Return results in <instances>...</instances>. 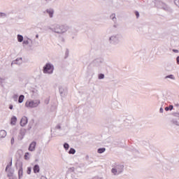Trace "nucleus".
I'll return each instance as SVG.
<instances>
[{"mask_svg":"<svg viewBox=\"0 0 179 179\" xmlns=\"http://www.w3.org/2000/svg\"><path fill=\"white\" fill-rule=\"evenodd\" d=\"M85 159H86V160H88V159H89V155H87V156L85 157Z\"/></svg>","mask_w":179,"mask_h":179,"instance_id":"603ef678","label":"nucleus"},{"mask_svg":"<svg viewBox=\"0 0 179 179\" xmlns=\"http://www.w3.org/2000/svg\"><path fill=\"white\" fill-rule=\"evenodd\" d=\"M110 18L111 19V20H113L114 22V23L117 22V17H115V13L112 14L110 16Z\"/></svg>","mask_w":179,"mask_h":179,"instance_id":"4be33fe9","label":"nucleus"},{"mask_svg":"<svg viewBox=\"0 0 179 179\" xmlns=\"http://www.w3.org/2000/svg\"><path fill=\"white\" fill-rule=\"evenodd\" d=\"M165 79H172V80H176V77H174V75L171 74L165 76Z\"/></svg>","mask_w":179,"mask_h":179,"instance_id":"412c9836","label":"nucleus"},{"mask_svg":"<svg viewBox=\"0 0 179 179\" xmlns=\"http://www.w3.org/2000/svg\"><path fill=\"white\" fill-rule=\"evenodd\" d=\"M59 92L61 97H65V96L68 94V90L66 88H64L63 87H59Z\"/></svg>","mask_w":179,"mask_h":179,"instance_id":"6e6552de","label":"nucleus"},{"mask_svg":"<svg viewBox=\"0 0 179 179\" xmlns=\"http://www.w3.org/2000/svg\"><path fill=\"white\" fill-rule=\"evenodd\" d=\"M122 40V34H115L112 35L109 38V43L110 44H113L114 45H117V44H120Z\"/></svg>","mask_w":179,"mask_h":179,"instance_id":"f03ea898","label":"nucleus"},{"mask_svg":"<svg viewBox=\"0 0 179 179\" xmlns=\"http://www.w3.org/2000/svg\"><path fill=\"white\" fill-rule=\"evenodd\" d=\"M68 57H69V50L66 49L65 52V58H68Z\"/></svg>","mask_w":179,"mask_h":179,"instance_id":"473e14b6","label":"nucleus"},{"mask_svg":"<svg viewBox=\"0 0 179 179\" xmlns=\"http://www.w3.org/2000/svg\"><path fill=\"white\" fill-rule=\"evenodd\" d=\"M71 27L68 26L66 24H55L52 25V27H49V30L53 31L54 33H57V34H64V33H66L69 30H70Z\"/></svg>","mask_w":179,"mask_h":179,"instance_id":"f257e3e1","label":"nucleus"},{"mask_svg":"<svg viewBox=\"0 0 179 179\" xmlns=\"http://www.w3.org/2000/svg\"><path fill=\"white\" fill-rule=\"evenodd\" d=\"M9 108H10V110H13V105L10 104L9 106Z\"/></svg>","mask_w":179,"mask_h":179,"instance_id":"49530a36","label":"nucleus"},{"mask_svg":"<svg viewBox=\"0 0 179 179\" xmlns=\"http://www.w3.org/2000/svg\"><path fill=\"white\" fill-rule=\"evenodd\" d=\"M7 166H8V167L12 166V158L10 159V162H9L8 164H7Z\"/></svg>","mask_w":179,"mask_h":179,"instance_id":"79ce46f5","label":"nucleus"},{"mask_svg":"<svg viewBox=\"0 0 179 179\" xmlns=\"http://www.w3.org/2000/svg\"><path fill=\"white\" fill-rule=\"evenodd\" d=\"M102 64H103L102 59H96L93 60V62H92V66H96V68H100Z\"/></svg>","mask_w":179,"mask_h":179,"instance_id":"423d86ee","label":"nucleus"},{"mask_svg":"<svg viewBox=\"0 0 179 179\" xmlns=\"http://www.w3.org/2000/svg\"><path fill=\"white\" fill-rule=\"evenodd\" d=\"M33 171L35 174L40 173V166L38 164H35L33 167Z\"/></svg>","mask_w":179,"mask_h":179,"instance_id":"2eb2a0df","label":"nucleus"},{"mask_svg":"<svg viewBox=\"0 0 179 179\" xmlns=\"http://www.w3.org/2000/svg\"><path fill=\"white\" fill-rule=\"evenodd\" d=\"M175 106H176V107H179L178 103H175Z\"/></svg>","mask_w":179,"mask_h":179,"instance_id":"3c124183","label":"nucleus"},{"mask_svg":"<svg viewBox=\"0 0 179 179\" xmlns=\"http://www.w3.org/2000/svg\"><path fill=\"white\" fill-rule=\"evenodd\" d=\"M11 179H16V178H12Z\"/></svg>","mask_w":179,"mask_h":179,"instance_id":"5fc2aeb1","label":"nucleus"},{"mask_svg":"<svg viewBox=\"0 0 179 179\" xmlns=\"http://www.w3.org/2000/svg\"><path fill=\"white\" fill-rule=\"evenodd\" d=\"M24 135H26V129L22 128L20 130V135L18 136V139L22 141L23 138H24Z\"/></svg>","mask_w":179,"mask_h":179,"instance_id":"f8f14e48","label":"nucleus"},{"mask_svg":"<svg viewBox=\"0 0 179 179\" xmlns=\"http://www.w3.org/2000/svg\"><path fill=\"white\" fill-rule=\"evenodd\" d=\"M113 27H114L115 29H117V27H118V25H117V24H114V25H113Z\"/></svg>","mask_w":179,"mask_h":179,"instance_id":"8fccbe9b","label":"nucleus"},{"mask_svg":"<svg viewBox=\"0 0 179 179\" xmlns=\"http://www.w3.org/2000/svg\"><path fill=\"white\" fill-rule=\"evenodd\" d=\"M17 121V117H16V116H13L10 120L11 125H16Z\"/></svg>","mask_w":179,"mask_h":179,"instance_id":"a211bd4d","label":"nucleus"},{"mask_svg":"<svg viewBox=\"0 0 179 179\" xmlns=\"http://www.w3.org/2000/svg\"><path fill=\"white\" fill-rule=\"evenodd\" d=\"M23 42H22V44H25V45H28V44H29V41H22Z\"/></svg>","mask_w":179,"mask_h":179,"instance_id":"4c0bfd02","label":"nucleus"},{"mask_svg":"<svg viewBox=\"0 0 179 179\" xmlns=\"http://www.w3.org/2000/svg\"><path fill=\"white\" fill-rule=\"evenodd\" d=\"M45 103H46V104H50V99H46L45 100Z\"/></svg>","mask_w":179,"mask_h":179,"instance_id":"ea45409f","label":"nucleus"},{"mask_svg":"<svg viewBox=\"0 0 179 179\" xmlns=\"http://www.w3.org/2000/svg\"><path fill=\"white\" fill-rule=\"evenodd\" d=\"M6 131L5 130H1L0 131V139H3V138H6Z\"/></svg>","mask_w":179,"mask_h":179,"instance_id":"dca6fc26","label":"nucleus"},{"mask_svg":"<svg viewBox=\"0 0 179 179\" xmlns=\"http://www.w3.org/2000/svg\"><path fill=\"white\" fill-rule=\"evenodd\" d=\"M24 101V95L21 94L18 98V103H22Z\"/></svg>","mask_w":179,"mask_h":179,"instance_id":"6ab92c4d","label":"nucleus"},{"mask_svg":"<svg viewBox=\"0 0 179 179\" xmlns=\"http://www.w3.org/2000/svg\"><path fill=\"white\" fill-rule=\"evenodd\" d=\"M173 108H174V106H173V105H170L169 106L165 107L164 110L165 111H171Z\"/></svg>","mask_w":179,"mask_h":179,"instance_id":"5701e85b","label":"nucleus"},{"mask_svg":"<svg viewBox=\"0 0 179 179\" xmlns=\"http://www.w3.org/2000/svg\"><path fill=\"white\" fill-rule=\"evenodd\" d=\"M106 152V148H101L97 150V152L99 154L104 153Z\"/></svg>","mask_w":179,"mask_h":179,"instance_id":"b1692460","label":"nucleus"},{"mask_svg":"<svg viewBox=\"0 0 179 179\" xmlns=\"http://www.w3.org/2000/svg\"><path fill=\"white\" fill-rule=\"evenodd\" d=\"M104 78H105V76L103 73H99L98 75V79H99V80L104 79Z\"/></svg>","mask_w":179,"mask_h":179,"instance_id":"c85d7f7f","label":"nucleus"},{"mask_svg":"<svg viewBox=\"0 0 179 179\" xmlns=\"http://www.w3.org/2000/svg\"><path fill=\"white\" fill-rule=\"evenodd\" d=\"M17 38L18 43H22V42H23V39H24L23 36H22V35H20V34H18V35L17 36Z\"/></svg>","mask_w":179,"mask_h":179,"instance_id":"aec40b11","label":"nucleus"},{"mask_svg":"<svg viewBox=\"0 0 179 179\" xmlns=\"http://www.w3.org/2000/svg\"><path fill=\"white\" fill-rule=\"evenodd\" d=\"M52 0H41V3H43V5H47V3H49Z\"/></svg>","mask_w":179,"mask_h":179,"instance_id":"a878e982","label":"nucleus"},{"mask_svg":"<svg viewBox=\"0 0 179 179\" xmlns=\"http://www.w3.org/2000/svg\"><path fill=\"white\" fill-rule=\"evenodd\" d=\"M3 82H5V78H2L0 77V85L2 86V83H3Z\"/></svg>","mask_w":179,"mask_h":179,"instance_id":"f704fd0d","label":"nucleus"},{"mask_svg":"<svg viewBox=\"0 0 179 179\" xmlns=\"http://www.w3.org/2000/svg\"><path fill=\"white\" fill-rule=\"evenodd\" d=\"M63 146L66 150H68V149H69V144L68 143H64Z\"/></svg>","mask_w":179,"mask_h":179,"instance_id":"cd10ccee","label":"nucleus"},{"mask_svg":"<svg viewBox=\"0 0 179 179\" xmlns=\"http://www.w3.org/2000/svg\"><path fill=\"white\" fill-rule=\"evenodd\" d=\"M11 145H13L15 143V138L13 137L10 141Z\"/></svg>","mask_w":179,"mask_h":179,"instance_id":"a19ab883","label":"nucleus"},{"mask_svg":"<svg viewBox=\"0 0 179 179\" xmlns=\"http://www.w3.org/2000/svg\"><path fill=\"white\" fill-rule=\"evenodd\" d=\"M176 62H177V64L179 65V56L176 57Z\"/></svg>","mask_w":179,"mask_h":179,"instance_id":"a18cd8bd","label":"nucleus"},{"mask_svg":"<svg viewBox=\"0 0 179 179\" xmlns=\"http://www.w3.org/2000/svg\"><path fill=\"white\" fill-rule=\"evenodd\" d=\"M111 171L114 176H117V174H121V173L124 171V165H116L115 168L111 169Z\"/></svg>","mask_w":179,"mask_h":179,"instance_id":"39448f33","label":"nucleus"},{"mask_svg":"<svg viewBox=\"0 0 179 179\" xmlns=\"http://www.w3.org/2000/svg\"><path fill=\"white\" fill-rule=\"evenodd\" d=\"M174 3L179 8V0H174Z\"/></svg>","mask_w":179,"mask_h":179,"instance_id":"72a5a7b5","label":"nucleus"},{"mask_svg":"<svg viewBox=\"0 0 179 179\" xmlns=\"http://www.w3.org/2000/svg\"><path fill=\"white\" fill-rule=\"evenodd\" d=\"M8 169H9V166L7 165L6 167L5 171H8Z\"/></svg>","mask_w":179,"mask_h":179,"instance_id":"09e8293b","label":"nucleus"},{"mask_svg":"<svg viewBox=\"0 0 179 179\" xmlns=\"http://www.w3.org/2000/svg\"><path fill=\"white\" fill-rule=\"evenodd\" d=\"M174 117H178L179 118V113H175L173 114Z\"/></svg>","mask_w":179,"mask_h":179,"instance_id":"c03bdc74","label":"nucleus"},{"mask_svg":"<svg viewBox=\"0 0 179 179\" xmlns=\"http://www.w3.org/2000/svg\"><path fill=\"white\" fill-rule=\"evenodd\" d=\"M40 103V100L27 101L25 107H27V108H36V107H38Z\"/></svg>","mask_w":179,"mask_h":179,"instance_id":"20e7f679","label":"nucleus"},{"mask_svg":"<svg viewBox=\"0 0 179 179\" xmlns=\"http://www.w3.org/2000/svg\"><path fill=\"white\" fill-rule=\"evenodd\" d=\"M55 12V11L53 10V8H48L45 11V13H48L50 19H52V17H54Z\"/></svg>","mask_w":179,"mask_h":179,"instance_id":"9d476101","label":"nucleus"},{"mask_svg":"<svg viewBox=\"0 0 179 179\" xmlns=\"http://www.w3.org/2000/svg\"><path fill=\"white\" fill-rule=\"evenodd\" d=\"M8 175H7V177H12V176H13V173H12L10 171H8Z\"/></svg>","mask_w":179,"mask_h":179,"instance_id":"c9c22d12","label":"nucleus"},{"mask_svg":"<svg viewBox=\"0 0 179 179\" xmlns=\"http://www.w3.org/2000/svg\"><path fill=\"white\" fill-rule=\"evenodd\" d=\"M13 64L16 65H20V64H22V57L17 58L15 60H13L11 63V65H13Z\"/></svg>","mask_w":179,"mask_h":179,"instance_id":"4468645a","label":"nucleus"},{"mask_svg":"<svg viewBox=\"0 0 179 179\" xmlns=\"http://www.w3.org/2000/svg\"><path fill=\"white\" fill-rule=\"evenodd\" d=\"M36 38H38V34L36 35Z\"/></svg>","mask_w":179,"mask_h":179,"instance_id":"864d4df0","label":"nucleus"},{"mask_svg":"<svg viewBox=\"0 0 179 179\" xmlns=\"http://www.w3.org/2000/svg\"><path fill=\"white\" fill-rule=\"evenodd\" d=\"M27 122H29L27 117L24 116L23 117H22L20 124L21 127H25V125H27Z\"/></svg>","mask_w":179,"mask_h":179,"instance_id":"9b49d317","label":"nucleus"},{"mask_svg":"<svg viewBox=\"0 0 179 179\" xmlns=\"http://www.w3.org/2000/svg\"><path fill=\"white\" fill-rule=\"evenodd\" d=\"M69 155H75L76 153V150H75L73 148H71L70 150H69Z\"/></svg>","mask_w":179,"mask_h":179,"instance_id":"393cba45","label":"nucleus"},{"mask_svg":"<svg viewBox=\"0 0 179 179\" xmlns=\"http://www.w3.org/2000/svg\"><path fill=\"white\" fill-rule=\"evenodd\" d=\"M7 15H6V13H3V12H0V18L1 17H7Z\"/></svg>","mask_w":179,"mask_h":179,"instance_id":"7c9ffc66","label":"nucleus"},{"mask_svg":"<svg viewBox=\"0 0 179 179\" xmlns=\"http://www.w3.org/2000/svg\"><path fill=\"white\" fill-rule=\"evenodd\" d=\"M19 97V95H17V94H15L13 96V99L14 100V101H17V98Z\"/></svg>","mask_w":179,"mask_h":179,"instance_id":"c756f323","label":"nucleus"},{"mask_svg":"<svg viewBox=\"0 0 179 179\" xmlns=\"http://www.w3.org/2000/svg\"><path fill=\"white\" fill-rule=\"evenodd\" d=\"M173 52L177 53V52H178V50L173 49Z\"/></svg>","mask_w":179,"mask_h":179,"instance_id":"de8ad7c7","label":"nucleus"},{"mask_svg":"<svg viewBox=\"0 0 179 179\" xmlns=\"http://www.w3.org/2000/svg\"><path fill=\"white\" fill-rule=\"evenodd\" d=\"M163 111H164V110L163 109V107H161L159 108V113H163Z\"/></svg>","mask_w":179,"mask_h":179,"instance_id":"37998d69","label":"nucleus"},{"mask_svg":"<svg viewBox=\"0 0 179 179\" xmlns=\"http://www.w3.org/2000/svg\"><path fill=\"white\" fill-rule=\"evenodd\" d=\"M134 13H135V15H136V18L138 19V17H139V12L138 11H135Z\"/></svg>","mask_w":179,"mask_h":179,"instance_id":"e433bc0d","label":"nucleus"},{"mask_svg":"<svg viewBox=\"0 0 179 179\" xmlns=\"http://www.w3.org/2000/svg\"><path fill=\"white\" fill-rule=\"evenodd\" d=\"M37 145V143L36 141H32L28 148V150L29 152H34L36 150V146Z\"/></svg>","mask_w":179,"mask_h":179,"instance_id":"1a4fd4ad","label":"nucleus"},{"mask_svg":"<svg viewBox=\"0 0 179 179\" xmlns=\"http://www.w3.org/2000/svg\"><path fill=\"white\" fill-rule=\"evenodd\" d=\"M55 129H61V124H58L55 127Z\"/></svg>","mask_w":179,"mask_h":179,"instance_id":"58836bf2","label":"nucleus"},{"mask_svg":"<svg viewBox=\"0 0 179 179\" xmlns=\"http://www.w3.org/2000/svg\"><path fill=\"white\" fill-rule=\"evenodd\" d=\"M171 124H173V125H176L177 127H179V118L171 120Z\"/></svg>","mask_w":179,"mask_h":179,"instance_id":"f3484780","label":"nucleus"},{"mask_svg":"<svg viewBox=\"0 0 179 179\" xmlns=\"http://www.w3.org/2000/svg\"><path fill=\"white\" fill-rule=\"evenodd\" d=\"M27 174H31V167H28L27 169Z\"/></svg>","mask_w":179,"mask_h":179,"instance_id":"2f4dec72","label":"nucleus"},{"mask_svg":"<svg viewBox=\"0 0 179 179\" xmlns=\"http://www.w3.org/2000/svg\"><path fill=\"white\" fill-rule=\"evenodd\" d=\"M29 156H30V153L29 152H25L24 156V159L25 160H29V159H30L29 157Z\"/></svg>","mask_w":179,"mask_h":179,"instance_id":"bb28decb","label":"nucleus"},{"mask_svg":"<svg viewBox=\"0 0 179 179\" xmlns=\"http://www.w3.org/2000/svg\"><path fill=\"white\" fill-rule=\"evenodd\" d=\"M101 1H106V0H101Z\"/></svg>","mask_w":179,"mask_h":179,"instance_id":"6e6d98bb","label":"nucleus"},{"mask_svg":"<svg viewBox=\"0 0 179 179\" xmlns=\"http://www.w3.org/2000/svg\"><path fill=\"white\" fill-rule=\"evenodd\" d=\"M43 73L51 75L54 73V65L51 63H46L43 69Z\"/></svg>","mask_w":179,"mask_h":179,"instance_id":"7ed1b4c3","label":"nucleus"},{"mask_svg":"<svg viewBox=\"0 0 179 179\" xmlns=\"http://www.w3.org/2000/svg\"><path fill=\"white\" fill-rule=\"evenodd\" d=\"M22 178H23V164H21L18 170V179H22Z\"/></svg>","mask_w":179,"mask_h":179,"instance_id":"ddd939ff","label":"nucleus"},{"mask_svg":"<svg viewBox=\"0 0 179 179\" xmlns=\"http://www.w3.org/2000/svg\"><path fill=\"white\" fill-rule=\"evenodd\" d=\"M159 5H160L162 9L164 10H166L167 12H171L173 10H171V8L167 6L165 3L163 1H159Z\"/></svg>","mask_w":179,"mask_h":179,"instance_id":"0eeeda50","label":"nucleus"}]
</instances>
